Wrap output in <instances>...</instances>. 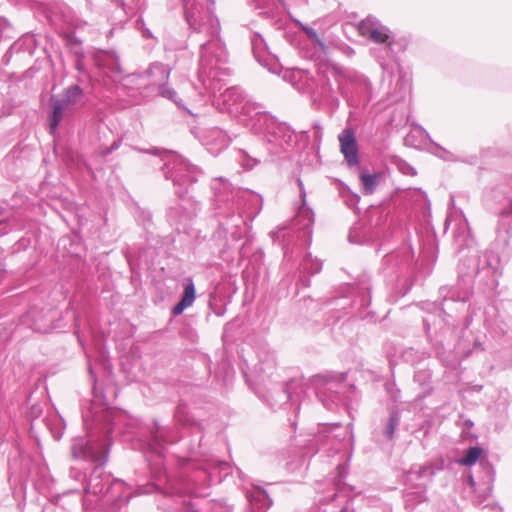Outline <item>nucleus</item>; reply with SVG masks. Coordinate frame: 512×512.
<instances>
[{"label":"nucleus","mask_w":512,"mask_h":512,"mask_svg":"<svg viewBox=\"0 0 512 512\" xmlns=\"http://www.w3.org/2000/svg\"><path fill=\"white\" fill-rule=\"evenodd\" d=\"M483 450L480 447H470L466 455L458 460V463L463 466H472L482 455Z\"/></svg>","instance_id":"0eeeda50"},{"label":"nucleus","mask_w":512,"mask_h":512,"mask_svg":"<svg viewBox=\"0 0 512 512\" xmlns=\"http://www.w3.org/2000/svg\"><path fill=\"white\" fill-rule=\"evenodd\" d=\"M81 95L82 90L78 86L74 85L65 91L63 97L59 101L66 107H69L74 105L80 99Z\"/></svg>","instance_id":"423d86ee"},{"label":"nucleus","mask_w":512,"mask_h":512,"mask_svg":"<svg viewBox=\"0 0 512 512\" xmlns=\"http://www.w3.org/2000/svg\"><path fill=\"white\" fill-rule=\"evenodd\" d=\"M381 177L380 173L375 174H361L360 180L363 185V192L366 195H370L374 192L376 186L379 183V179Z\"/></svg>","instance_id":"39448f33"},{"label":"nucleus","mask_w":512,"mask_h":512,"mask_svg":"<svg viewBox=\"0 0 512 512\" xmlns=\"http://www.w3.org/2000/svg\"><path fill=\"white\" fill-rule=\"evenodd\" d=\"M67 108L68 107H66L59 100L53 101V112H52V115L50 118V124H49L50 131L52 133L56 130V128L59 125V123L63 117V114Z\"/></svg>","instance_id":"20e7f679"},{"label":"nucleus","mask_w":512,"mask_h":512,"mask_svg":"<svg viewBox=\"0 0 512 512\" xmlns=\"http://www.w3.org/2000/svg\"><path fill=\"white\" fill-rule=\"evenodd\" d=\"M340 512H346V510H345V509H342Z\"/></svg>","instance_id":"9d476101"},{"label":"nucleus","mask_w":512,"mask_h":512,"mask_svg":"<svg viewBox=\"0 0 512 512\" xmlns=\"http://www.w3.org/2000/svg\"><path fill=\"white\" fill-rule=\"evenodd\" d=\"M358 32L361 36L366 37L377 44H382L390 38L388 29L378 27L371 19H364L358 25Z\"/></svg>","instance_id":"f03ea898"},{"label":"nucleus","mask_w":512,"mask_h":512,"mask_svg":"<svg viewBox=\"0 0 512 512\" xmlns=\"http://www.w3.org/2000/svg\"><path fill=\"white\" fill-rule=\"evenodd\" d=\"M305 32H306L309 36H311V37L316 36V33H315V31H314L312 28H306V29H305Z\"/></svg>","instance_id":"1a4fd4ad"},{"label":"nucleus","mask_w":512,"mask_h":512,"mask_svg":"<svg viewBox=\"0 0 512 512\" xmlns=\"http://www.w3.org/2000/svg\"><path fill=\"white\" fill-rule=\"evenodd\" d=\"M340 150L344 155L348 165L358 163V147L356 137L351 129H344L338 136Z\"/></svg>","instance_id":"f257e3e1"},{"label":"nucleus","mask_w":512,"mask_h":512,"mask_svg":"<svg viewBox=\"0 0 512 512\" xmlns=\"http://www.w3.org/2000/svg\"><path fill=\"white\" fill-rule=\"evenodd\" d=\"M195 300V287L191 279L184 284V291L181 300L172 310L174 315H180L186 308L190 307Z\"/></svg>","instance_id":"7ed1b4c3"},{"label":"nucleus","mask_w":512,"mask_h":512,"mask_svg":"<svg viewBox=\"0 0 512 512\" xmlns=\"http://www.w3.org/2000/svg\"><path fill=\"white\" fill-rule=\"evenodd\" d=\"M395 428H396V421H395L394 418H391L389 420L388 431H387L388 437L390 439L393 437V433H394Z\"/></svg>","instance_id":"6e6552de"}]
</instances>
